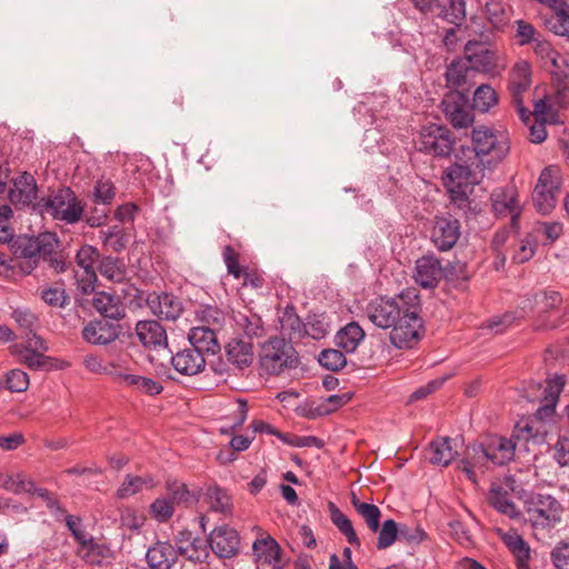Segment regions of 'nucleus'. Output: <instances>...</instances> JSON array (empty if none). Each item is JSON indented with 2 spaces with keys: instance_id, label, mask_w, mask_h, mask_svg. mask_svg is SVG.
<instances>
[{
  "instance_id": "69168bd1",
  "label": "nucleus",
  "mask_w": 569,
  "mask_h": 569,
  "mask_svg": "<svg viewBox=\"0 0 569 569\" xmlns=\"http://www.w3.org/2000/svg\"><path fill=\"white\" fill-rule=\"evenodd\" d=\"M536 244L535 242L529 238H525L520 240L518 249L515 251L512 259L517 263H523L532 258L535 254Z\"/></svg>"
},
{
  "instance_id": "dca6fc26",
  "label": "nucleus",
  "mask_w": 569,
  "mask_h": 569,
  "mask_svg": "<svg viewBox=\"0 0 569 569\" xmlns=\"http://www.w3.org/2000/svg\"><path fill=\"white\" fill-rule=\"evenodd\" d=\"M58 238L52 232H42L36 238L23 239L19 244L21 258L47 259L58 247Z\"/></svg>"
},
{
  "instance_id": "bf43d9fd",
  "label": "nucleus",
  "mask_w": 569,
  "mask_h": 569,
  "mask_svg": "<svg viewBox=\"0 0 569 569\" xmlns=\"http://www.w3.org/2000/svg\"><path fill=\"white\" fill-rule=\"evenodd\" d=\"M41 299L49 306L62 308L67 303V295L61 286L48 287L42 289Z\"/></svg>"
},
{
  "instance_id": "2f4dec72",
  "label": "nucleus",
  "mask_w": 569,
  "mask_h": 569,
  "mask_svg": "<svg viewBox=\"0 0 569 569\" xmlns=\"http://www.w3.org/2000/svg\"><path fill=\"white\" fill-rule=\"evenodd\" d=\"M66 525L72 532L76 540L81 545V551H86V556H89L90 553L98 556L104 555L106 548L102 545L96 542L91 536L87 535L81 529V521L79 518L68 516L66 519Z\"/></svg>"
},
{
  "instance_id": "13d9d810",
  "label": "nucleus",
  "mask_w": 569,
  "mask_h": 569,
  "mask_svg": "<svg viewBox=\"0 0 569 569\" xmlns=\"http://www.w3.org/2000/svg\"><path fill=\"white\" fill-rule=\"evenodd\" d=\"M549 8H551L556 14L558 20L560 21V26L553 27L555 32L557 34H569V16L566 13V3L563 0H549L546 1Z\"/></svg>"
},
{
  "instance_id": "5fc2aeb1",
  "label": "nucleus",
  "mask_w": 569,
  "mask_h": 569,
  "mask_svg": "<svg viewBox=\"0 0 569 569\" xmlns=\"http://www.w3.org/2000/svg\"><path fill=\"white\" fill-rule=\"evenodd\" d=\"M399 529L396 521L392 519H388L382 523V527L379 531L377 547L379 549H386L390 547L397 538H399Z\"/></svg>"
},
{
  "instance_id": "ea45409f",
  "label": "nucleus",
  "mask_w": 569,
  "mask_h": 569,
  "mask_svg": "<svg viewBox=\"0 0 569 569\" xmlns=\"http://www.w3.org/2000/svg\"><path fill=\"white\" fill-rule=\"evenodd\" d=\"M0 486L12 493H34L38 491L34 482L23 473L0 475Z\"/></svg>"
},
{
  "instance_id": "39448f33",
  "label": "nucleus",
  "mask_w": 569,
  "mask_h": 569,
  "mask_svg": "<svg viewBox=\"0 0 569 569\" xmlns=\"http://www.w3.org/2000/svg\"><path fill=\"white\" fill-rule=\"evenodd\" d=\"M560 187L561 177L558 168H545L538 178L532 193L533 204L540 213L548 214L555 209Z\"/></svg>"
},
{
  "instance_id": "c03bdc74",
  "label": "nucleus",
  "mask_w": 569,
  "mask_h": 569,
  "mask_svg": "<svg viewBox=\"0 0 569 569\" xmlns=\"http://www.w3.org/2000/svg\"><path fill=\"white\" fill-rule=\"evenodd\" d=\"M509 10L503 0H488L486 3L488 21L495 29H501L508 23Z\"/></svg>"
},
{
  "instance_id": "7c9ffc66",
  "label": "nucleus",
  "mask_w": 569,
  "mask_h": 569,
  "mask_svg": "<svg viewBox=\"0 0 569 569\" xmlns=\"http://www.w3.org/2000/svg\"><path fill=\"white\" fill-rule=\"evenodd\" d=\"M92 305L106 318L118 320L124 317V307L118 296L104 291L98 292L93 297Z\"/></svg>"
},
{
  "instance_id": "5701e85b",
  "label": "nucleus",
  "mask_w": 569,
  "mask_h": 569,
  "mask_svg": "<svg viewBox=\"0 0 569 569\" xmlns=\"http://www.w3.org/2000/svg\"><path fill=\"white\" fill-rule=\"evenodd\" d=\"M495 532L512 555L516 565L529 561L531 548L517 530H503L501 528H496Z\"/></svg>"
},
{
  "instance_id": "f8f14e48",
  "label": "nucleus",
  "mask_w": 569,
  "mask_h": 569,
  "mask_svg": "<svg viewBox=\"0 0 569 569\" xmlns=\"http://www.w3.org/2000/svg\"><path fill=\"white\" fill-rule=\"evenodd\" d=\"M491 207L497 217H510L511 228L518 230V219L522 212L518 191L515 187L498 188L491 193Z\"/></svg>"
},
{
  "instance_id": "ddd939ff",
  "label": "nucleus",
  "mask_w": 569,
  "mask_h": 569,
  "mask_svg": "<svg viewBox=\"0 0 569 569\" xmlns=\"http://www.w3.org/2000/svg\"><path fill=\"white\" fill-rule=\"evenodd\" d=\"M531 84V67L526 60H520L515 63L510 72L509 90L512 96V101L518 109V113L522 121L527 122L530 113L523 107V93Z\"/></svg>"
},
{
  "instance_id": "8fccbe9b",
  "label": "nucleus",
  "mask_w": 569,
  "mask_h": 569,
  "mask_svg": "<svg viewBox=\"0 0 569 569\" xmlns=\"http://www.w3.org/2000/svg\"><path fill=\"white\" fill-rule=\"evenodd\" d=\"M174 512V503L169 497H160L150 505V516L158 522H166Z\"/></svg>"
},
{
  "instance_id": "9d476101",
  "label": "nucleus",
  "mask_w": 569,
  "mask_h": 569,
  "mask_svg": "<svg viewBox=\"0 0 569 569\" xmlns=\"http://www.w3.org/2000/svg\"><path fill=\"white\" fill-rule=\"evenodd\" d=\"M100 257L99 251L89 244L82 246L76 256L78 270L74 272L76 283L79 291L89 295L94 291L97 273L94 263Z\"/></svg>"
},
{
  "instance_id": "052dcab7",
  "label": "nucleus",
  "mask_w": 569,
  "mask_h": 569,
  "mask_svg": "<svg viewBox=\"0 0 569 569\" xmlns=\"http://www.w3.org/2000/svg\"><path fill=\"white\" fill-rule=\"evenodd\" d=\"M12 318L17 325L21 328L31 332L38 325V317L28 309L17 308L12 311Z\"/></svg>"
},
{
  "instance_id": "774afa93",
  "label": "nucleus",
  "mask_w": 569,
  "mask_h": 569,
  "mask_svg": "<svg viewBox=\"0 0 569 569\" xmlns=\"http://www.w3.org/2000/svg\"><path fill=\"white\" fill-rule=\"evenodd\" d=\"M552 561L559 569H569V545L560 543L551 552Z\"/></svg>"
},
{
  "instance_id": "58836bf2",
  "label": "nucleus",
  "mask_w": 569,
  "mask_h": 569,
  "mask_svg": "<svg viewBox=\"0 0 569 569\" xmlns=\"http://www.w3.org/2000/svg\"><path fill=\"white\" fill-rule=\"evenodd\" d=\"M157 486V481L150 477H139L127 475L123 482L117 490V496L121 499L131 497L142 490H150Z\"/></svg>"
},
{
  "instance_id": "4d7b16f0",
  "label": "nucleus",
  "mask_w": 569,
  "mask_h": 569,
  "mask_svg": "<svg viewBox=\"0 0 569 569\" xmlns=\"http://www.w3.org/2000/svg\"><path fill=\"white\" fill-rule=\"evenodd\" d=\"M167 489L169 498L173 501V503H191L197 499L196 493L190 491L184 483H168Z\"/></svg>"
},
{
  "instance_id": "4c0bfd02",
  "label": "nucleus",
  "mask_w": 569,
  "mask_h": 569,
  "mask_svg": "<svg viewBox=\"0 0 569 569\" xmlns=\"http://www.w3.org/2000/svg\"><path fill=\"white\" fill-rule=\"evenodd\" d=\"M450 438L443 437L432 441L429 446V461L432 465L446 467L457 455L450 445Z\"/></svg>"
},
{
  "instance_id": "9b49d317",
  "label": "nucleus",
  "mask_w": 569,
  "mask_h": 569,
  "mask_svg": "<svg viewBox=\"0 0 569 569\" xmlns=\"http://www.w3.org/2000/svg\"><path fill=\"white\" fill-rule=\"evenodd\" d=\"M416 146L419 151L442 157L450 153L452 141L446 128L432 123L422 127Z\"/></svg>"
},
{
  "instance_id": "f704fd0d",
  "label": "nucleus",
  "mask_w": 569,
  "mask_h": 569,
  "mask_svg": "<svg viewBox=\"0 0 569 569\" xmlns=\"http://www.w3.org/2000/svg\"><path fill=\"white\" fill-rule=\"evenodd\" d=\"M232 320L238 331L248 337H259L262 335L263 327L261 318L249 309L233 311Z\"/></svg>"
},
{
  "instance_id": "f257e3e1",
  "label": "nucleus",
  "mask_w": 569,
  "mask_h": 569,
  "mask_svg": "<svg viewBox=\"0 0 569 569\" xmlns=\"http://www.w3.org/2000/svg\"><path fill=\"white\" fill-rule=\"evenodd\" d=\"M473 147H462L459 161L448 168L446 186L452 198L467 197L475 184H478L487 162L501 161L510 150L509 138L505 131L485 126L475 128L471 134Z\"/></svg>"
},
{
  "instance_id": "49530a36",
  "label": "nucleus",
  "mask_w": 569,
  "mask_h": 569,
  "mask_svg": "<svg viewBox=\"0 0 569 569\" xmlns=\"http://www.w3.org/2000/svg\"><path fill=\"white\" fill-rule=\"evenodd\" d=\"M498 103V94L495 89L489 84L479 86L473 93V108L488 112L493 106Z\"/></svg>"
},
{
  "instance_id": "72a5a7b5",
  "label": "nucleus",
  "mask_w": 569,
  "mask_h": 569,
  "mask_svg": "<svg viewBox=\"0 0 569 569\" xmlns=\"http://www.w3.org/2000/svg\"><path fill=\"white\" fill-rule=\"evenodd\" d=\"M489 459L493 465L502 466L515 457L516 443L512 439L495 437L486 447Z\"/></svg>"
},
{
  "instance_id": "a18cd8bd",
  "label": "nucleus",
  "mask_w": 569,
  "mask_h": 569,
  "mask_svg": "<svg viewBox=\"0 0 569 569\" xmlns=\"http://www.w3.org/2000/svg\"><path fill=\"white\" fill-rule=\"evenodd\" d=\"M352 506L355 507L357 512L363 518L368 528L372 532H377L380 526V509L375 505L359 501L356 498V496L352 497Z\"/></svg>"
},
{
  "instance_id": "473e14b6",
  "label": "nucleus",
  "mask_w": 569,
  "mask_h": 569,
  "mask_svg": "<svg viewBox=\"0 0 569 569\" xmlns=\"http://www.w3.org/2000/svg\"><path fill=\"white\" fill-rule=\"evenodd\" d=\"M154 315L167 320H176L181 311V302L172 295L162 293L149 300Z\"/></svg>"
},
{
  "instance_id": "0e129e2a",
  "label": "nucleus",
  "mask_w": 569,
  "mask_h": 569,
  "mask_svg": "<svg viewBox=\"0 0 569 569\" xmlns=\"http://www.w3.org/2000/svg\"><path fill=\"white\" fill-rule=\"evenodd\" d=\"M533 116L536 120H540L542 122L556 123L557 122V113L552 109L550 104L546 101V99H539L535 103Z\"/></svg>"
},
{
  "instance_id": "a211bd4d",
  "label": "nucleus",
  "mask_w": 569,
  "mask_h": 569,
  "mask_svg": "<svg viewBox=\"0 0 569 569\" xmlns=\"http://www.w3.org/2000/svg\"><path fill=\"white\" fill-rule=\"evenodd\" d=\"M459 236L460 226L458 220L436 219L431 231V240L439 250L446 251L451 249L458 241Z\"/></svg>"
},
{
  "instance_id": "bb28decb",
  "label": "nucleus",
  "mask_w": 569,
  "mask_h": 569,
  "mask_svg": "<svg viewBox=\"0 0 569 569\" xmlns=\"http://www.w3.org/2000/svg\"><path fill=\"white\" fill-rule=\"evenodd\" d=\"M488 502L500 513L515 519L519 517L516 505L511 501L507 488L500 483H492L488 493Z\"/></svg>"
},
{
  "instance_id": "6ab92c4d",
  "label": "nucleus",
  "mask_w": 569,
  "mask_h": 569,
  "mask_svg": "<svg viewBox=\"0 0 569 569\" xmlns=\"http://www.w3.org/2000/svg\"><path fill=\"white\" fill-rule=\"evenodd\" d=\"M224 356L234 370L242 371L253 362V346L244 340L232 339L224 347Z\"/></svg>"
},
{
  "instance_id": "c9c22d12",
  "label": "nucleus",
  "mask_w": 569,
  "mask_h": 569,
  "mask_svg": "<svg viewBox=\"0 0 569 569\" xmlns=\"http://www.w3.org/2000/svg\"><path fill=\"white\" fill-rule=\"evenodd\" d=\"M13 353L17 355L21 362H23L27 367L30 369L39 370H51V369H58V360L47 357L43 353L46 351H30V350H22L19 348L18 345L13 346Z\"/></svg>"
},
{
  "instance_id": "864d4df0",
  "label": "nucleus",
  "mask_w": 569,
  "mask_h": 569,
  "mask_svg": "<svg viewBox=\"0 0 569 569\" xmlns=\"http://www.w3.org/2000/svg\"><path fill=\"white\" fill-rule=\"evenodd\" d=\"M469 69L470 66H467L462 60L451 62L446 72L448 84L451 87L462 86L466 82Z\"/></svg>"
},
{
  "instance_id": "cd10ccee",
  "label": "nucleus",
  "mask_w": 569,
  "mask_h": 569,
  "mask_svg": "<svg viewBox=\"0 0 569 569\" xmlns=\"http://www.w3.org/2000/svg\"><path fill=\"white\" fill-rule=\"evenodd\" d=\"M490 461L488 451L483 446H473L468 448L467 458L460 461V468L468 479L477 482V470L483 471L485 465Z\"/></svg>"
},
{
  "instance_id": "f3484780",
  "label": "nucleus",
  "mask_w": 569,
  "mask_h": 569,
  "mask_svg": "<svg viewBox=\"0 0 569 569\" xmlns=\"http://www.w3.org/2000/svg\"><path fill=\"white\" fill-rule=\"evenodd\" d=\"M209 546L220 558H230L239 549L238 532L227 526L216 528L210 533Z\"/></svg>"
},
{
  "instance_id": "b1692460",
  "label": "nucleus",
  "mask_w": 569,
  "mask_h": 569,
  "mask_svg": "<svg viewBox=\"0 0 569 569\" xmlns=\"http://www.w3.org/2000/svg\"><path fill=\"white\" fill-rule=\"evenodd\" d=\"M146 560L151 569H171L177 561V550L169 542L158 541L147 550Z\"/></svg>"
},
{
  "instance_id": "a19ab883",
  "label": "nucleus",
  "mask_w": 569,
  "mask_h": 569,
  "mask_svg": "<svg viewBox=\"0 0 569 569\" xmlns=\"http://www.w3.org/2000/svg\"><path fill=\"white\" fill-rule=\"evenodd\" d=\"M206 500L210 509L223 515H230L232 511L231 497L219 487H210L206 492Z\"/></svg>"
},
{
  "instance_id": "338daca9",
  "label": "nucleus",
  "mask_w": 569,
  "mask_h": 569,
  "mask_svg": "<svg viewBox=\"0 0 569 569\" xmlns=\"http://www.w3.org/2000/svg\"><path fill=\"white\" fill-rule=\"evenodd\" d=\"M132 389L149 396H156L162 391L163 387L154 379L140 376L139 381Z\"/></svg>"
},
{
  "instance_id": "6e6552de",
  "label": "nucleus",
  "mask_w": 569,
  "mask_h": 569,
  "mask_svg": "<svg viewBox=\"0 0 569 569\" xmlns=\"http://www.w3.org/2000/svg\"><path fill=\"white\" fill-rule=\"evenodd\" d=\"M259 536L252 542V558L262 569H282L283 559L280 545L269 533L256 528Z\"/></svg>"
},
{
  "instance_id": "423d86ee",
  "label": "nucleus",
  "mask_w": 569,
  "mask_h": 569,
  "mask_svg": "<svg viewBox=\"0 0 569 569\" xmlns=\"http://www.w3.org/2000/svg\"><path fill=\"white\" fill-rule=\"evenodd\" d=\"M202 319L206 325L192 328L188 333V339L192 349L203 352L216 353L219 350V343L216 336V329L210 326L219 327L222 321V313L217 308H206L202 310Z\"/></svg>"
},
{
  "instance_id": "680f3d73",
  "label": "nucleus",
  "mask_w": 569,
  "mask_h": 569,
  "mask_svg": "<svg viewBox=\"0 0 569 569\" xmlns=\"http://www.w3.org/2000/svg\"><path fill=\"white\" fill-rule=\"evenodd\" d=\"M553 458L560 467L569 468V432L561 435L555 445Z\"/></svg>"
},
{
  "instance_id": "e2e57ef3",
  "label": "nucleus",
  "mask_w": 569,
  "mask_h": 569,
  "mask_svg": "<svg viewBox=\"0 0 569 569\" xmlns=\"http://www.w3.org/2000/svg\"><path fill=\"white\" fill-rule=\"evenodd\" d=\"M516 38L520 46L533 43L537 40V30L535 27L523 20L516 21Z\"/></svg>"
},
{
  "instance_id": "79ce46f5",
  "label": "nucleus",
  "mask_w": 569,
  "mask_h": 569,
  "mask_svg": "<svg viewBox=\"0 0 569 569\" xmlns=\"http://www.w3.org/2000/svg\"><path fill=\"white\" fill-rule=\"evenodd\" d=\"M99 271L102 277L112 282H122L127 279V268L118 258L107 257L100 261Z\"/></svg>"
},
{
  "instance_id": "603ef678",
  "label": "nucleus",
  "mask_w": 569,
  "mask_h": 569,
  "mask_svg": "<svg viewBox=\"0 0 569 569\" xmlns=\"http://www.w3.org/2000/svg\"><path fill=\"white\" fill-rule=\"evenodd\" d=\"M4 387L11 392H23L29 387V377L20 369H12L4 376Z\"/></svg>"
},
{
  "instance_id": "20e7f679",
  "label": "nucleus",
  "mask_w": 569,
  "mask_h": 569,
  "mask_svg": "<svg viewBox=\"0 0 569 569\" xmlns=\"http://www.w3.org/2000/svg\"><path fill=\"white\" fill-rule=\"evenodd\" d=\"M41 214H48L66 223H74L81 219L83 208L76 194L68 188L59 189L34 204Z\"/></svg>"
},
{
  "instance_id": "c85d7f7f",
  "label": "nucleus",
  "mask_w": 569,
  "mask_h": 569,
  "mask_svg": "<svg viewBox=\"0 0 569 569\" xmlns=\"http://www.w3.org/2000/svg\"><path fill=\"white\" fill-rule=\"evenodd\" d=\"M560 303L561 297L558 292L551 291L535 293L531 299H526L522 302L521 317H525L529 312L546 313L558 307Z\"/></svg>"
},
{
  "instance_id": "2eb2a0df",
  "label": "nucleus",
  "mask_w": 569,
  "mask_h": 569,
  "mask_svg": "<svg viewBox=\"0 0 569 569\" xmlns=\"http://www.w3.org/2000/svg\"><path fill=\"white\" fill-rule=\"evenodd\" d=\"M443 276L440 260L435 254H426L417 259L415 281L425 289L435 288Z\"/></svg>"
},
{
  "instance_id": "37998d69",
  "label": "nucleus",
  "mask_w": 569,
  "mask_h": 569,
  "mask_svg": "<svg viewBox=\"0 0 569 569\" xmlns=\"http://www.w3.org/2000/svg\"><path fill=\"white\" fill-rule=\"evenodd\" d=\"M437 16L450 23L459 24L466 17L465 0H443L439 4Z\"/></svg>"
},
{
  "instance_id": "c756f323",
  "label": "nucleus",
  "mask_w": 569,
  "mask_h": 569,
  "mask_svg": "<svg viewBox=\"0 0 569 569\" xmlns=\"http://www.w3.org/2000/svg\"><path fill=\"white\" fill-rule=\"evenodd\" d=\"M565 376L557 375L547 380L543 391V405L538 409L540 418L550 417L556 409L559 396L565 387Z\"/></svg>"
},
{
  "instance_id": "412c9836",
  "label": "nucleus",
  "mask_w": 569,
  "mask_h": 569,
  "mask_svg": "<svg viewBox=\"0 0 569 569\" xmlns=\"http://www.w3.org/2000/svg\"><path fill=\"white\" fill-rule=\"evenodd\" d=\"M119 326L107 320L90 321L82 330L83 339L92 345H108L119 337Z\"/></svg>"
},
{
  "instance_id": "0eeeda50",
  "label": "nucleus",
  "mask_w": 569,
  "mask_h": 569,
  "mask_svg": "<svg viewBox=\"0 0 569 569\" xmlns=\"http://www.w3.org/2000/svg\"><path fill=\"white\" fill-rule=\"evenodd\" d=\"M561 505L549 495H538L529 502L527 513L536 529L555 527L561 520Z\"/></svg>"
},
{
  "instance_id": "7ed1b4c3",
  "label": "nucleus",
  "mask_w": 569,
  "mask_h": 569,
  "mask_svg": "<svg viewBox=\"0 0 569 569\" xmlns=\"http://www.w3.org/2000/svg\"><path fill=\"white\" fill-rule=\"evenodd\" d=\"M299 356L293 346L283 338L273 337L264 341L259 351V365L268 375H280L296 368Z\"/></svg>"
},
{
  "instance_id": "393cba45",
  "label": "nucleus",
  "mask_w": 569,
  "mask_h": 569,
  "mask_svg": "<svg viewBox=\"0 0 569 569\" xmlns=\"http://www.w3.org/2000/svg\"><path fill=\"white\" fill-rule=\"evenodd\" d=\"M37 190L34 178L24 172L14 179L13 187L9 192L10 201L13 204H31L37 197Z\"/></svg>"
},
{
  "instance_id": "1a4fd4ad",
  "label": "nucleus",
  "mask_w": 569,
  "mask_h": 569,
  "mask_svg": "<svg viewBox=\"0 0 569 569\" xmlns=\"http://www.w3.org/2000/svg\"><path fill=\"white\" fill-rule=\"evenodd\" d=\"M465 58L470 69L482 73H495L499 69V53L486 41L469 40L465 46Z\"/></svg>"
},
{
  "instance_id": "de8ad7c7",
  "label": "nucleus",
  "mask_w": 569,
  "mask_h": 569,
  "mask_svg": "<svg viewBox=\"0 0 569 569\" xmlns=\"http://www.w3.org/2000/svg\"><path fill=\"white\" fill-rule=\"evenodd\" d=\"M331 521L345 535L347 541L351 545L360 546V540L352 527L351 521L338 508H330Z\"/></svg>"
},
{
  "instance_id": "09e8293b",
  "label": "nucleus",
  "mask_w": 569,
  "mask_h": 569,
  "mask_svg": "<svg viewBox=\"0 0 569 569\" xmlns=\"http://www.w3.org/2000/svg\"><path fill=\"white\" fill-rule=\"evenodd\" d=\"M100 238L103 241V244L111 250L119 252L126 248L128 243V238L124 232L117 226L110 227L107 230H102L100 232Z\"/></svg>"
},
{
  "instance_id": "4be33fe9",
  "label": "nucleus",
  "mask_w": 569,
  "mask_h": 569,
  "mask_svg": "<svg viewBox=\"0 0 569 569\" xmlns=\"http://www.w3.org/2000/svg\"><path fill=\"white\" fill-rule=\"evenodd\" d=\"M176 550L177 556L180 555L191 562H203L209 555L207 541L192 538L189 532H180Z\"/></svg>"
},
{
  "instance_id": "6e6d98bb",
  "label": "nucleus",
  "mask_w": 569,
  "mask_h": 569,
  "mask_svg": "<svg viewBox=\"0 0 569 569\" xmlns=\"http://www.w3.org/2000/svg\"><path fill=\"white\" fill-rule=\"evenodd\" d=\"M535 53L543 60H548L556 69H560L563 58L551 48V44L545 40H537L533 42Z\"/></svg>"
},
{
  "instance_id": "f03ea898",
  "label": "nucleus",
  "mask_w": 569,
  "mask_h": 569,
  "mask_svg": "<svg viewBox=\"0 0 569 569\" xmlns=\"http://www.w3.org/2000/svg\"><path fill=\"white\" fill-rule=\"evenodd\" d=\"M368 319L377 327L389 329L390 342L398 349L411 348L420 338L418 296L412 291L393 298H377L366 309Z\"/></svg>"
},
{
  "instance_id": "e433bc0d",
  "label": "nucleus",
  "mask_w": 569,
  "mask_h": 569,
  "mask_svg": "<svg viewBox=\"0 0 569 569\" xmlns=\"http://www.w3.org/2000/svg\"><path fill=\"white\" fill-rule=\"evenodd\" d=\"M365 338L363 329L357 322H349L336 335V343L346 352H353Z\"/></svg>"
},
{
  "instance_id": "3c124183",
  "label": "nucleus",
  "mask_w": 569,
  "mask_h": 569,
  "mask_svg": "<svg viewBox=\"0 0 569 569\" xmlns=\"http://www.w3.org/2000/svg\"><path fill=\"white\" fill-rule=\"evenodd\" d=\"M318 361L323 368L332 371L342 369L347 362L343 352L337 349H327L321 351Z\"/></svg>"
},
{
  "instance_id": "a878e982",
  "label": "nucleus",
  "mask_w": 569,
  "mask_h": 569,
  "mask_svg": "<svg viewBox=\"0 0 569 569\" xmlns=\"http://www.w3.org/2000/svg\"><path fill=\"white\" fill-rule=\"evenodd\" d=\"M172 367L180 373L193 376L200 372L206 365L203 355L192 348L184 349L171 357Z\"/></svg>"
},
{
  "instance_id": "4468645a",
  "label": "nucleus",
  "mask_w": 569,
  "mask_h": 569,
  "mask_svg": "<svg viewBox=\"0 0 569 569\" xmlns=\"http://www.w3.org/2000/svg\"><path fill=\"white\" fill-rule=\"evenodd\" d=\"M443 112L450 123L458 129L467 128L473 122V114L467 106V100L459 92L448 93L443 101Z\"/></svg>"
},
{
  "instance_id": "aec40b11",
  "label": "nucleus",
  "mask_w": 569,
  "mask_h": 569,
  "mask_svg": "<svg viewBox=\"0 0 569 569\" xmlns=\"http://www.w3.org/2000/svg\"><path fill=\"white\" fill-rule=\"evenodd\" d=\"M136 333L144 347L153 350H166L167 333L159 322L153 320L139 321L136 326Z\"/></svg>"
}]
</instances>
